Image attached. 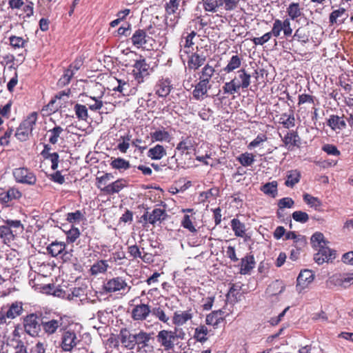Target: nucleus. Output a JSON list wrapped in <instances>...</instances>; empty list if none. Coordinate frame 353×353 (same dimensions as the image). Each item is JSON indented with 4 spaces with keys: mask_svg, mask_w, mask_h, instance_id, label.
I'll use <instances>...</instances> for the list:
<instances>
[{
    "mask_svg": "<svg viewBox=\"0 0 353 353\" xmlns=\"http://www.w3.org/2000/svg\"><path fill=\"white\" fill-rule=\"evenodd\" d=\"M80 342V336L74 330L65 328L61 336L59 347L63 352H71Z\"/></svg>",
    "mask_w": 353,
    "mask_h": 353,
    "instance_id": "f257e3e1",
    "label": "nucleus"
},
{
    "mask_svg": "<svg viewBox=\"0 0 353 353\" xmlns=\"http://www.w3.org/2000/svg\"><path fill=\"white\" fill-rule=\"evenodd\" d=\"M183 85L187 90H190L193 87L194 88L192 91V96L196 100H203L207 97L208 92L212 87L210 82L201 80H199L198 83L194 85L191 83L190 77L188 79L184 80Z\"/></svg>",
    "mask_w": 353,
    "mask_h": 353,
    "instance_id": "f03ea898",
    "label": "nucleus"
},
{
    "mask_svg": "<svg viewBox=\"0 0 353 353\" xmlns=\"http://www.w3.org/2000/svg\"><path fill=\"white\" fill-rule=\"evenodd\" d=\"M68 324V318L65 315L57 314L52 319L42 322V327L44 332L51 335L60 330H64Z\"/></svg>",
    "mask_w": 353,
    "mask_h": 353,
    "instance_id": "7ed1b4c3",
    "label": "nucleus"
},
{
    "mask_svg": "<svg viewBox=\"0 0 353 353\" xmlns=\"http://www.w3.org/2000/svg\"><path fill=\"white\" fill-rule=\"evenodd\" d=\"M37 120V114L36 112H32L17 128L15 133L16 137L21 141H26L31 134Z\"/></svg>",
    "mask_w": 353,
    "mask_h": 353,
    "instance_id": "20e7f679",
    "label": "nucleus"
},
{
    "mask_svg": "<svg viewBox=\"0 0 353 353\" xmlns=\"http://www.w3.org/2000/svg\"><path fill=\"white\" fill-rule=\"evenodd\" d=\"M13 176L17 183L32 185L37 182L34 173L27 168H18L12 171Z\"/></svg>",
    "mask_w": 353,
    "mask_h": 353,
    "instance_id": "39448f33",
    "label": "nucleus"
},
{
    "mask_svg": "<svg viewBox=\"0 0 353 353\" xmlns=\"http://www.w3.org/2000/svg\"><path fill=\"white\" fill-rule=\"evenodd\" d=\"M104 288L106 292H116L119 291L128 292L131 287L128 285L123 278L117 276L108 280L104 284Z\"/></svg>",
    "mask_w": 353,
    "mask_h": 353,
    "instance_id": "423d86ee",
    "label": "nucleus"
},
{
    "mask_svg": "<svg viewBox=\"0 0 353 353\" xmlns=\"http://www.w3.org/2000/svg\"><path fill=\"white\" fill-rule=\"evenodd\" d=\"M132 74L138 83L143 81L145 77L149 74V65L145 62L144 59L136 60L133 65Z\"/></svg>",
    "mask_w": 353,
    "mask_h": 353,
    "instance_id": "0eeeda50",
    "label": "nucleus"
},
{
    "mask_svg": "<svg viewBox=\"0 0 353 353\" xmlns=\"http://www.w3.org/2000/svg\"><path fill=\"white\" fill-rule=\"evenodd\" d=\"M23 325L26 332L31 336H37L41 330L39 319L33 314L24 319Z\"/></svg>",
    "mask_w": 353,
    "mask_h": 353,
    "instance_id": "6e6552de",
    "label": "nucleus"
},
{
    "mask_svg": "<svg viewBox=\"0 0 353 353\" xmlns=\"http://www.w3.org/2000/svg\"><path fill=\"white\" fill-rule=\"evenodd\" d=\"M157 341L165 350H173L174 346V335L172 330H163L159 332L157 336Z\"/></svg>",
    "mask_w": 353,
    "mask_h": 353,
    "instance_id": "1a4fd4ad",
    "label": "nucleus"
},
{
    "mask_svg": "<svg viewBox=\"0 0 353 353\" xmlns=\"http://www.w3.org/2000/svg\"><path fill=\"white\" fill-rule=\"evenodd\" d=\"M194 316L192 309L187 310H176L172 316V323L176 327L183 326L191 321Z\"/></svg>",
    "mask_w": 353,
    "mask_h": 353,
    "instance_id": "9d476101",
    "label": "nucleus"
},
{
    "mask_svg": "<svg viewBox=\"0 0 353 353\" xmlns=\"http://www.w3.org/2000/svg\"><path fill=\"white\" fill-rule=\"evenodd\" d=\"M317 253L314 254V259L318 264L328 262L335 258V252L330 249L327 244L316 249Z\"/></svg>",
    "mask_w": 353,
    "mask_h": 353,
    "instance_id": "9b49d317",
    "label": "nucleus"
},
{
    "mask_svg": "<svg viewBox=\"0 0 353 353\" xmlns=\"http://www.w3.org/2000/svg\"><path fill=\"white\" fill-rule=\"evenodd\" d=\"M330 284L347 288L353 283V273L334 274L330 278Z\"/></svg>",
    "mask_w": 353,
    "mask_h": 353,
    "instance_id": "f8f14e48",
    "label": "nucleus"
},
{
    "mask_svg": "<svg viewBox=\"0 0 353 353\" xmlns=\"http://www.w3.org/2000/svg\"><path fill=\"white\" fill-rule=\"evenodd\" d=\"M314 274L312 270H304L301 271L296 279V289L301 292L305 289L314 281Z\"/></svg>",
    "mask_w": 353,
    "mask_h": 353,
    "instance_id": "ddd939ff",
    "label": "nucleus"
},
{
    "mask_svg": "<svg viewBox=\"0 0 353 353\" xmlns=\"http://www.w3.org/2000/svg\"><path fill=\"white\" fill-rule=\"evenodd\" d=\"M239 90L247 89L251 83V75L245 69L238 70L232 79Z\"/></svg>",
    "mask_w": 353,
    "mask_h": 353,
    "instance_id": "4468645a",
    "label": "nucleus"
},
{
    "mask_svg": "<svg viewBox=\"0 0 353 353\" xmlns=\"http://www.w3.org/2000/svg\"><path fill=\"white\" fill-rule=\"evenodd\" d=\"M152 312L150 307L144 303L135 305L132 310V318L134 321H143Z\"/></svg>",
    "mask_w": 353,
    "mask_h": 353,
    "instance_id": "2eb2a0df",
    "label": "nucleus"
},
{
    "mask_svg": "<svg viewBox=\"0 0 353 353\" xmlns=\"http://www.w3.org/2000/svg\"><path fill=\"white\" fill-rule=\"evenodd\" d=\"M167 214L164 210L160 208H155L151 213L146 212L142 216V219L151 224H154L157 221L164 220Z\"/></svg>",
    "mask_w": 353,
    "mask_h": 353,
    "instance_id": "dca6fc26",
    "label": "nucleus"
},
{
    "mask_svg": "<svg viewBox=\"0 0 353 353\" xmlns=\"http://www.w3.org/2000/svg\"><path fill=\"white\" fill-rule=\"evenodd\" d=\"M196 36V32L192 31L186 37H183L180 41V56L183 59L184 55L188 54L190 51L194 42L192 41L194 37Z\"/></svg>",
    "mask_w": 353,
    "mask_h": 353,
    "instance_id": "f3484780",
    "label": "nucleus"
},
{
    "mask_svg": "<svg viewBox=\"0 0 353 353\" xmlns=\"http://www.w3.org/2000/svg\"><path fill=\"white\" fill-rule=\"evenodd\" d=\"M122 345L127 349L132 350L134 347L135 334H132L127 329H121L119 335Z\"/></svg>",
    "mask_w": 353,
    "mask_h": 353,
    "instance_id": "a211bd4d",
    "label": "nucleus"
},
{
    "mask_svg": "<svg viewBox=\"0 0 353 353\" xmlns=\"http://www.w3.org/2000/svg\"><path fill=\"white\" fill-rule=\"evenodd\" d=\"M126 185V181L123 179H119L112 183L101 188V190L108 194H113L119 192Z\"/></svg>",
    "mask_w": 353,
    "mask_h": 353,
    "instance_id": "6ab92c4d",
    "label": "nucleus"
},
{
    "mask_svg": "<svg viewBox=\"0 0 353 353\" xmlns=\"http://www.w3.org/2000/svg\"><path fill=\"white\" fill-rule=\"evenodd\" d=\"M65 243L59 241L52 242L47 248L48 253L53 257H57L59 255H61L62 257L68 258L65 256L68 253L65 251Z\"/></svg>",
    "mask_w": 353,
    "mask_h": 353,
    "instance_id": "aec40b11",
    "label": "nucleus"
},
{
    "mask_svg": "<svg viewBox=\"0 0 353 353\" xmlns=\"http://www.w3.org/2000/svg\"><path fill=\"white\" fill-rule=\"evenodd\" d=\"M282 141L284 143V146L289 150H292L295 146L299 147L300 144V137L298 133L294 131L287 132L282 139Z\"/></svg>",
    "mask_w": 353,
    "mask_h": 353,
    "instance_id": "412c9836",
    "label": "nucleus"
},
{
    "mask_svg": "<svg viewBox=\"0 0 353 353\" xmlns=\"http://www.w3.org/2000/svg\"><path fill=\"white\" fill-rule=\"evenodd\" d=\"M149 38L143 30H136L131 37L132 44L137 48H143Z\"/></svg>",
    "mask_w": 353,
    "mask_h": 353,
    "instance_id": "4be33fe9",
    "label": "nucleus"
},
{
    "mask_svg": "<svg viewBox=\"0 0 353 353\" xmlns=\"http://www.w3.org/2000/svg\"><path fill=\"white\" fill-rule=\"evenodd\" d=\"M205 56L203 54H199L198 53L192 54L188 61V67L190 70H196L205 61Z\"/></svg>",
    "mask_w": 353,
    "mask_h": 353,
    "instance_id": "5701e85b",
    "label": "nucleus"
},
{
    "mask_svg": "<svg viewBox=\"0 0 353 353\" xmlns=\"http://www.w3.org/2000/svg\"><path fill=\"white\" fill-rule=\"evenodd\" d=\"M171 88L172 85L169 79H161L156 85V94L160 97H165L170 94Z\"/></svg>",
    "mask_w": 353,
    "mask_h": 353,
    "instance_id": "b1692460",
    "label": "nucleus"
},
{
    "mask_svg": "<svg viewBox=\"0 0 353 353\" xmlns=\"http://www.w3.org/2000/svg\"><path fill=\"white\" fill-rule=\"evenodd\" d=\"M243 58L237 54L232 55L228 61V64L223 68L225 73H230L241 68Z\"/></svg>",
    "mask_w": 353,
    "mask_h": 353,
    "instance_id": "393cba45",
    "label": "nucleus"
},
{
    "mask_svg": "<svg viewBox=\"0 0 353 353\" xmlns=\"http://www.w3.org/2000/svg\"><path fill=\"white\" fill-rule=\"evenodd\" d=\"M150 137L152 142H169L171 139L170 134L168 131H166L165 129L163 128H158L155 131L150 132Z\"/></svg>",
    "mask_w": 353,
    "mask_h": 353,
    "instance_id": "a878e982",
    "label": "nucleus"
},
{
    "mask_svg": "<svg viewBox=\"0 0 353 353\" xmlns=\"http://www.w3.org/2000/svg\"><path fill=\"white\" fill-rule=\"evenodd\" d=\"M255 261L253 255H247L241 259L240 272L242 274H248L254 268Z\"/></svg>",
    "mask_w": 353,
    "mask_h": 353,
    "instance_id": "bb28decb",
    "label": "nucleus"
},
{
    "mask_svg": "<svg viewBox=\"0 0 353 353\" xmlns=\"http://www.w3.org/2000/svg\"><path fill=\"white\" fill-rule=\"evenodd\" d=\"M223 319L224 312L221 310H216L207 315L205 322L208 325L216 327L221 323Z\"/></svg>",
    "mask_w": 353,
    "mask_h": 353,
    "instance_id": "cd10ccee",
    "label": "nucleus"
},
{
    "mask_svg": "<svg viewBox=\"0 0 353 353\" xmlns=\"http://www.w3.org/2000/svg\"><path fill=\"white\" fill-rule=\"evenodd\" d=\"M166 155V150L161 145L157 144L148 151V157L152 160H160Z\"/></svg>",
    "mask_w": 353,
    "mask_h": 353,
    "instance_id": "c85d7f7f",
    "label": "nucleus"
},
{
    "mask_svg": "<svg viewBox=\"0 0 353 353\" xmlns=\"http://www.w3.org/2000/svg\"><path fill=\"white\" fill-rule=\"evenodd\" d=\"M301 172L298 170H292L287 172L285 185L289 188H293L300 181Z\"/></svg>",
    "mask_w": 353,
    "mask_h": 353,
    "instance_id": "c756f323",
    "label": "nucleus"
},
{
    "mask_svg": "<svg viewBox=\"0 0 353 353\" xmlns=\"http://www.w3.org/2000/svg\"><path fill=\"white\" fill-rule=\"evenodd\" d=\"M327 124L332 130H342L346 127L345 121L340 117L334 114L330 116Z\"/></svg>",
    "mask_w": 353,
    "mask_h": 353,
    "instance_id": "7c9ffc66",
    "label": "nucleus"
},
{
    "mask_svg": "<svg viewBox=\"0 0 353 353\" xmlns=\"http://www.w3.org/2000/svg\"><path fill=\"white\" fill-rule=\"evenodd\" d=\"M14 237L15 234L12 233L7 224L0 226V238L5 244H8L12 242L14 239Z\"/></svg>",
    "mask_w": 353,
    "mask_h": 353,
    "instance_id": "2f4dec72",
    "label": "nucleus"
},
{
    "mask_svg": "<svg viewBox=\"0 0 353 353\" xmlns=\"http://www.w3.org/2000/svg\"><path fill=\"white\" fill-rule=\"evenodd\" d=\"M231 228L234 232L236 236H245V225L238 219H233L231 221Z\"/></svg>",
    "mask_w": 353,
    "mask_h": 353,
    "instance_id": "473e14b6",
    "label": "nucleus"
},
{
    "mask_svg": "<svg viewBox=\"0 0 353 353\" xmlns=\"http://www.w3.org/2000/svg\"><path fill=\"white\" fill-rule=\"evenodd\" d=\"M109 268L108 261L100 260L94 263L90 268L91 274L93 275H97L99 274L104 273L107 271Z\"/></svg>",
    "mask_w": 353,
    "mask_h": 353,
    "instance_id": "72a5a7b5",
    "label": "nucleus"
},
{
    "mask_svg": "<svg viewBox=\"0 0 353 353\" xmlns=\"http://www.w3.org/2000/svg\"><path fill=\"white\" fill-rule=\"evenodd\" d=\"M181 13H165V23L169 28L174 30L176 26L178 24L179 21L181 18Z\"/></svg>",
    "mask_w": 353,
    "mask_h": 353,
    "instance_id": "f704fd0d",
    "label": "nucleus"
},
{
    "mask_svg": "<svg viewBox=\"0 0 353 353\" xmlns=\"http://www.w3.org/2000/svg\"><path fill=\"white\" fill-rule=\"evenodd\" d=\"M194 147V141L190 137H182L181 141L176 146V150L181 153L190 150Z\"/></svg>",
    "mask_w": 353,
    "mask_h": 353,
    "instance_id": "c9c22d12",
    "label": "nucleus"
},
{
    "mask_svg": "<svg viewBox=\"0 0 353 353\" xmlns=\"http://www.w3.org/2000/svg\"><path fill=\"white\" fill-rule=\"evenodd\" d=\"M286 12L290 20H296L301 14V10L299 3H291L287 8Z\"/></svg>",
    "mask_w": 353,
    "mask_h": 353,
    "instance_id": "e433bc0d",
    "label": "nucleus"
},
{
    "mask_svg": "<svg viewBox=\"0 0 353 353\" xmlns=\"http://www.w3.org/2000/svg\"><path fill=\"white\" fill-rule=\"evenodd\" d=\"M214 72L215 70L212 66L209 64H206L199 73V80L210 82V79L214 75Z\"/></svg>",
    "mask_w": 353,
    "mask_h": 353,
    "instance_id": "4c0bfd02",
    "label": "nucleus"
},
{
    "mask_svg": "<svg viewBox=\"0 0 353 353\" xmlns=\"http://www.w3.org/2000/svg\"><path fill=\"white\" fill-rule=\"evenodd\" d=\"M117 81V86L113 88L112 90L115 92H119L123 96H128L130 92V86L129 83H128L125 80L121 79H116Z\"/></svg>",
    "mask_w": 353,
    "mask_h": 353,
    "instance_id": "58836bf2",
    "label": "nucleus"
},
{
    "mask_svg": "<svg viewBox=\"0 0 353 353\" xmlns=\"http://www.w3.org/2000/svg\"><path fill=\"white\" fill-rule=\"evenodd\" d=\"M261 190L264 194L274 198L277 194V182L276 181H273L272 182L267 183L261 188Z\"/></svg>",
    "mask_w": 353,
    "mask_h": 353,
    "instance_id": "ea45409f",
    "label": "nucleus"
},
{
    "mask_svg": "<svg viewBox=\"0 0 353 353\" xmlns=\"http://www.w3.org/2000/svg\"><path fill=\"white\" fill-rule=\"evenodd\" d=\"M280 123L285 128H290L295 125V118L293 112L290 114L283 113L280 118Z\"/></svg>",
    "mask_w": 353,
    "mask_h": 353,
    "instance_id": "a19ab883",
    "label": "nucleus"
},
{
    "mask_svg": "<svg viewBox=\"0 0 353 353\" xmlns=\"http://www.w3.org/2000/svg\"><path fill=\"white\" fill-rule=\"evenodd\" d=\"M181 0H169L165 3V12L170 13H181L180 7Z\"/></svg>",
    "mask_w": 353,
    "mask_h": 353,
    "instance_id": "79ce46f5",
    "label": "nucleus"
},
{
    "mask_svg": "<svg viewBox=\"0 0 353 353\" xmlns=\"http://www.w3.org/2000/svg\"><path fill=\"white\" fill-rule=\"evenodd\" d=\"M238 161L243 167L251 166L255 161L254 156L252 153L244 152L237 157Z\"/></svg>",
    "mask_w": 353,
    "mask_h": 353,
    "instance_id": "37998d69",
    "label": "nucleus"
},
{
    "mask_svg": "<svg viewBox=\"0 0 353 353\" xmlns=\"http://www.w3.org/2000/svg\"><path fill=\"white\" fill-rule=\"evenodd\" d=\"M22 310L23 308L21 303H13L6 312V316L8 319H14L21 314Z\"/></svg>",
    "mask_w": 353,
    "mask_h": 353,
    "instance_id": "c03bdc74",
    "label": "nucleus"
},
{
    "mask_svg": "<svg viewBox=\"0 0 353 353\" xmlns=\"http://www.w3.org/2000/svg\"><path fill=\"white\" fill-rule=\"evenodd\" d=\"M84 219V214L80 210L69 212L66 214V220L72 224H79Z\"/></svg>",
    "mask_w": 353,
    "mask_h": 353,
    "instance_id": "a18cd8bd",
    "label": "nucleus"
},
{
    "mask_svg": "<svg viewBox=\"0 0 353 353\" xmlns=\"http://www.w3.org/2000/svg\"><path fill=\"white\" fill-rule=\"evenodd\" d=\"M303 201L311 208L318 209L322 205V203L317 197H314L308 193H305L303 196Z\"/></svg>",
    "mask_w": 353,
    "mask_h": 353,
    "instance_id": "49530a36",
    "label": "nucleus"
},
{
    "mask_svg": "<svg viewBox=\"0 0 353 353\" xmlns=\"http://www.w3.org/2000/svg\"><path fill=\"white\" fill-rule=\"evenodd\" d=\"M4 222L10 227V229L13 234H15V236L17 234L18 232H21L24 229L23 224L19 220L7 219Z\"/></svg>",
    "mask_w": 353,
    "mask_h": 353,
    "instance_id": "de8ad7c7",
    "label": "nucleus"
},
{
    "mask_svg": "<svg viewBox=\"0 0 353 353\" xmlns=\"http://www.w3.org/2000/svg\"><path fill=\"white\" fill-rule=\"evenodd\" d=\"M110 165L112 168L117 170H126L130 168V164L128 161L122 158H117L112 161Z\"/></svg>",
    "mask_w": 353,
    "mask_h": 353,
    "instance_id": "09e8293b",
    "label": "nucleus"
},
{
    "mask_svg": "<svg viewBox=\"0 0 353 353\" xmlns=\"http://www.w3.org/2000/svg\"><path fill=\"white\" fill-rule=\"evenodd\" d=\"M208 330L205 325H200L195 329L194 337L199 342H205L207 340Z\"/></svg>",
    "mask_w": 353,
    "mask_h": 353,
    "instance_id": "8fccbe9b",
    "label": "nucleus"
},
{
    "mask_svg": "<svg viewBox=\"0 0 353 353\" xmlns=\"http://www.w3.org/2000/svg\"><path fill=\"white\" fill-rule=\"evenodd\" d=\"M85 296V290L82 288H74L70 293L67 295V299L69 300L77 301V299H79L80 301H82L81 297Z\"/></svg>",
    "mask_w": 353,
    "mask_h": 353,
    "instance_id": "3c124183",
    "label": "nucleus"
},
{
    "mask_svg": "<svg viewBox=\"0 0 353 353\" xmlns=\"http://www.w3.org/2000/svg\"><path fill=\"white\" fill-rule=\"evenodd\" d=\"M21 196V192L17 188H12L8 190L6 194L2 197L4 202H9L13 199H19Z\"/></svg>",
    "mask_w": 353,
    "mask_h": 353,
    "instance_id": "603ef678",
    "label": "nucleus"
},
{
    "mask_svg": "<svg viewBox=\"0 0 353 353\" xmlns=\"http://www.w3.org/2000/svg\"><path fill=\"white\" fill-rule=\"evenodd\" d=\"M311 242L313 246L316 249L319 247L324 246L327 244L324 236L321 232H315L311 237Z\"/></svg>",
    "mask_w": 353,
    "mask_h": 353,
    "instance_id": "864d4df0",
    "label": "nucleus"
},
{
    "mask_svg": "<svg viewBox=\"0 0 353 353\" xmlns=\"http://www.w3.org/2000/svg\"><path fill=\"white\" fill-rule=\"evenodd\" d=\"M221 5V0H204L203 8L205 11L215 12Z\"/></svg>",
    "mask_w": 353,
    "mask_h": 353,
    "instance_id": "5fc2aeb1",
    "label": "nucleus"
},
{
    "mask_svg": "<svg viewBox=\"0 0 353 353\" xmlns=\"http://www.w3.org/2000/svg\"><path fill=\"white\" fill-rule=\"evenodd\" d=\"M222 88L224 94L230 95L238 93L240 90L232 79L228 82H225Z\"/></svg>",
    "mask_w": 353,
    "mask_h": 353,
    "instance_id": "6e6d98bb",
    "label": "nucleus"
},
{
    "mask_svg": "<svg viewBox=\"0 0 353 353\" xmlns=\"http://www.w3.org/2000/svg\"><path fill=\"white\" fill-rule=\"evenodd\" d=\"M74 110L79 119L85 121L88 119V109L85 105L77 103L74 107Z\"/></svg>",
    "mask_w": 353,
    "mask_h": 353,
    "instance_id": "4d7b16f0",
    "label": "nucleus"
},
{
    "mask_svg": "<svg viewBox=\"0 0 353 353\" xmlns=\"http://www.w3.org/2000/svg\"><path fill=\"white\" fill-rule=\"evenodd\" d=\"M150 339V334L148 333L141 331L139 333L135 334L134 346L141 345L142 346L147 345V343Z\"/></svg>",
    "mask_w": 353,
    "mask_h": 353,
    "instance_id": "13d9d810",
    "label": "nucleus"
},
{
    "mask_svg": "<svg viewBox=\"0 0 353 353\" xmlns=\"http://www.w3.org/2000/svg\"><path fill=\"white\" fill-rule=\"evenodd\" d=\"M130 137L129 135L122 136L119 139L117 149L122 153H125L130 148Z\"/></svg>",
    "mask_w": 353,
    "mask_h": 353,
    "instance_id": "bf43d9fd",
    "label": "nucleus"
},
{
    "mask_svg": "<svg viewBox=\"0 0 353 353\" xmlns=\"http://www.w3.org/2000/svg\"><path fill=\"white\" fill-rule=\"evenodd\" d=\"M63 131V128L60 126H55L52 129L48 131L51 134L49 138L50 143L52 144H56L58 142V139Z\"/></svg>",
    "mask_w": 353,
    "mask_h": 353,
    "instance_id": "052dcab7",
    "label": "nucleus"
},
{
    "mask_svg": "<svg viewBox=\"0 0 353 353\" xmlns=\"http://www.w3.org/2000/svg\"><path fill=\"white\" fill-rule=\"evenodd\" d=\"M152 314L160 321L168 323L170 319L169 316L165 314L164 310L161 307H155L152 310Z\"/></svg>",
    "mask_w": 353,
    "mask_h": 353,
    "instance_id": "680f3d73",
    "label": "nucleus"
},
{
    "mask_svg": "<svg viewBox=\"0 0 353 353\" xmlns=\"http://www.w3.org/2000/svg\"><path fill=\"white\" fill-rule=\"evenodd\" d=\"M192 219L190 216L185 214L181 221V225L190 232L194 233L196 232V229L193 225Z\"/></svg>",
    "mask_w": 353,
    "mask_h": 353,
    "instance_id": "e2e57ef3",
    "label": "nucleus"
},
{
    "mask_svg": "<svg viewBox=\"0 0 353 353\" xmlns=\"http://www.w3.org/2000/svg\"><path fill=\"white\" fill-rule=\"evenodd\" d=\"M282 31H283V28H282L281 20H280L279 19H274L272 30L269 32L270 33L272 37H274L277 38L281 35V33Z\"/></svg>",
    "mask_w": 353,
    "mask_h": 353,
    "instance_id": "0e129e2a",
    "label": "nucleus"
},
{
    "mask_svg": "<svg viewBox=\"0 0 353 353\" xmlns=\"http://www.w3.org/2000/svg\"><path fill=\"white\" fill-rule=\"evenodd\" d=\"M90 100L91 101L87 103V105H88L90 110L97 111L102 108L103 101L100 99V97H90Z\"/></svg>",
    "mask_w": 353,
    "mask_h": 353,
    "instance_id": "69168bd1",
    "label": "nucleus"
},
{
    "mask_svg": "<svg viewBox=\"0 0 353 353\" xmlns=\"http://www.w3.org/2000/svg\"><path fill=\"white\" fill-rule=\"evenodd\" d=\"M67 241L70 243H74L80 236L79 230L77 228L72 227L67 232Z\"/></svg>",
    "mask_w": 353,
    "mask_h": 353,
    "instance_id": "338daca9",
    "label": "nucleus"
},
{
    "mask_svg": "<svg viewBox=\"0 0 353 353\" xmlns=\"http://www.w3.org/2000/svg\"><path fill=\"white\" fill-rule=\"evenodd\" d=\"M292 216L294 221L302 223H305L309 220L308 214L302 211H295Z\"/></svg>",
    "mask_w": 353,
    "mask_h": 353,
    "instance_id": "774afa93",
    "label": "nucleus"
}]
</instances>
